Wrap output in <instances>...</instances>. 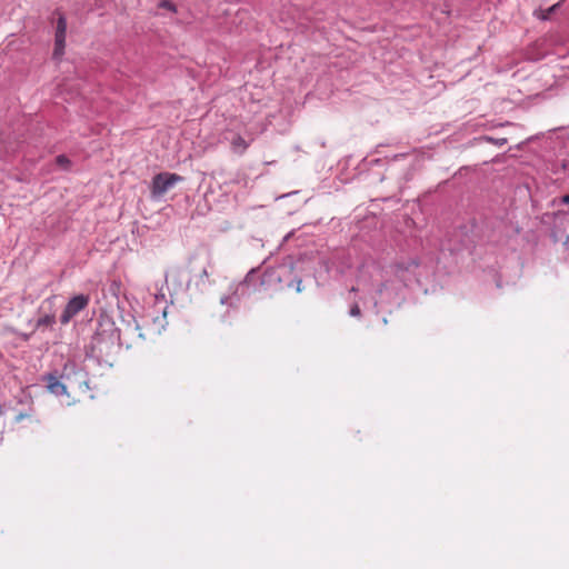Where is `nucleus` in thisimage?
<instances>
[{
  "label": "nucleus",
  "mask_w": 569,
  "mask_h": 569,
  "mask_svg": "<svg viewBox=\"0 0 569 569\" xmlns=\"http://www.w3.org/2000/svg\"><path fill=\"white\" fill-rule=\"evenodd\" d=\"M385 289V283H381L378 288V293L381 295Z\"/></svg>",
  "instance_id": "15"
},
{
  "label": "nucleus",
  "mask_w": 569,
  "mask_h": 569,
  "mask_svg": "<svg viewBox=\"0 0 569 569\" xmlns=\"http://www.w3.org/2000/svg\"><path fill=\"white\" fill-rule=\"evenodd\" d=\"M48 389L51 393L56 396H62L67 392L66 386L59 379L51 375L48 377Z\"/></svg>",
  "instance_id": "3"
},
{
  "label": "nucleus",
  "mask_w": 569,
  "mask_h": 569,
  "mask_svg": "<svg viewBox=\"0 0 569 569\" xmlns=\"http://www.w3.org/2000/svg\"><path fill=\"white\" fill-rule=\"evenodd\" d=\"M158 6H159V8L167 9L171 12H177L176 4L173 2H171L170 0H160Z\"/></svg>",
  "instance_id": "8"
},
{
  "label": "nucleus",
  "mask_w": 569,
  "mask_h": 569,
  "mask_svg": "<svg viewBox=\"0 0 569 569\" xmlns=\"http://www.w3.org/2000/svg\"><path fill=\"white\" fill-rule=\"evenodd\" d=\"M56 162L63 169H69L70 167V160L63 154L58 156Z\"/></svg>",
  "instance_id": "10"
},
{
  "label": "nucleus",
  "mask_w": 569,
  "mask_h": 569,
  "mask_svg": "<svg viewBox=\"0 0 569 569\" xmlns=\"http://www.w3.org/2000/svg\"><path fill=\"white\" fill-rule=\"evenodd\" d=\"M89 303V297L84 295H78L69 300L62 315L61 322L68 323L77 313L83 310Z\"/></svg>",
  "instance_id": "2"
},
{
  "label": "nucleus",
  "mask_w": 569,
  "mask_h": 569,
  "mask_svg": "<svg viewBox=\"0 0 569 569\" xmlns=\"http://www.w3.org/2000/svg\"><path fill=\"white\" fill-rule=\"evenodd\" d=\"M506 142H507V139H505V138L497 140V144H499V146H502Z\"/></svg>",
  "instance_id": "14"
},
{
  "label": "nucleus",
  "mask_w": 569,
  "mask_h": 569,
  "mask_svg": "<svg viewBox=\"0 0 569 569\" xmlns=\"http://www.w3.org/2000/svg\"><path fill=\"white\" fill-rule=\"evenodd\" d=\"M557 6H558V4H555V6L550 7V8H549V11H550V12H551V11H553V10L556 9V7H557Z\"/></svg>",
  "instance_id": "17"
},
{
  "label": "nucleus",
  "mask_w": 569,
  "mask_h": 569,
  "mask_svg": "<svg viewBox=\"0 0 569 569\" xmlns=\"http://www.w3.org/2000/svg\"><path fill=\"white\" fill-rule=\"evenodd\" d=\"M226 301H227V298L221 299V303H226Z\"/></svg>",
  "instance_id": "18"
},
{
  "label": "nucleus",
  "mask_w": 569,
  "mask_h": 569,
  "mask_svg": "<svg viewBox=\"0 0 569 569\" xmlns=\"http://www.w3.org/2000/svg\"><path fill=\"white\" fill-rule=\"evenodd\" d=\"M418 267V261L415 259L408 260L407 262H398L393 266L395 274L402 277L403 271H410Z\"/></svg>",
  "instance_id": "4"
},
{
  "label": "nucleus",
  "mask_w": 569,
  "mask_h": 569,
  "mask_svg": "<svg viewBox=\"0 0 569 569\" xmlns=\"http://www.w3.org/2000/svg\"><path fill=\"white\" fill-rule=\"evenodd\" d=\"M251 273H252V271H251V272H249V273L246 276L244 282H247V281L249 280V277H250V274H251Z\"/></svg>",
  "instance_id": "16"
},
{
  "label": "nucleus",
  "mask_w": 569,
  "mask_h": 569,
  "mask_svg": "<svg viewBox=\"0 0 569 569\" xmlns=\"http://www.w3.org/2000/svg\"><path fill=\"white\" fill-rule=\"evenodd\" d=\"M301 283H302V281L299 279L297 281V292H301L302 291Z\"/></svg>",
  "instance_id": "13"
},
{
  "label": "nucleus",
  "mask_w": 569,
  "mask_h": 569,
  "mask_svg": "<svg viewBox=\"0 0 569 569\" xmlns=\"http://www.w3.org/2000/svg\"><path fill=\"white\" fill-rule=\"evenodd\" d=\"M67 34V20L63 14L59 13V18L57 21V30H56V37H59L61 40L62 38H66Z\"/></svg>",
  "instance_id": "6"
},
{
  "label": "nucleus",
  "mask_w": 569,
  "mask_h": 569,
  "mask_svg": "<svg viewBox=\"0 0 569 569\" xmlns=\"http://www.w3.org/2000/svg\"><path fill=\"white\" fill-rule=\"evenodd\" d=\"M54 322L53 316H44L37 321V327L51 326Z\"/></svg>",
  "instance_id": "9"
},
{
  "label": "nucleus",
  "mask_w": 569,
  "mask_h": 569,
  "mask_svg": "<svg viewBox=\"0 0 569 569\" xmlns=\"http://www.w3.org/2000/svg\"><path fill=\"white\" fill-rule=\"evenodd\" d=\"M361 315V311H360V308L359 306L356 303L353 305L351 308H350V316L352 317H360Z\"/></svg>",
  "instance_id": "11"
},
{
  "label": "nucleus",
  "mask_w": 569,
  "mask_h": 569,
  "mask_svg": "<svg viewBox=\"0 0 569 569\" xmlns=\"http://www.w3.org/2000/svg\"><path fill=\"white\" fill-rule=\"evenodd\" d=\"M561 202L562 203H566V204H569V194H566L561 198Z\"/></svg>",
  "instance_id": "12"
},
{
  "label": "nucleus",
  "mask_w": 569,
  "mask_h": 569,
  "mask_svg": "<svg viewBox=\"0 0 569 569\" xmlns=\"http://www.w3.org/2000/svg\"><path fill=\"white\" fill-rule=\"evenodd\" d=\"M232 150L237 153H243L248 148V143L241 136H234L231 140Z\"/></svg>",
  "instance_id": "5"
},
{
  "label": "nucleus",
  "mask_w": 569,
  "mask_h": 569,
  "mask_svg": "<svg viewBox=\"0 0 569 569\" xmlns=\"http://www.w3.org/2000/svg\"><path fill=\"white\" fill-rule=\"evenodd\" d=\"M59 37H54V50H53V58L59 59L64 51L66 47V38H62L61 41H59Z\"/></svg>",
  "instance_id": "7"
},
{
  "label": "nucleus",
  "mask_w": 569,
  "mask_h": 569,
  "mask_svg": "<svg viewBox=\"0 0 569 569\" xmlns=\"http://www.w3.org/2000/svg\"><path fill=\"white\" fill-rule=\"evenodd\" d=\"M180 181H182V177L177 173L162 172L156 174L152 179L151 193L153 197H160Z\"/></svg>",
  "instance_id": "1"
}]
</instances>
